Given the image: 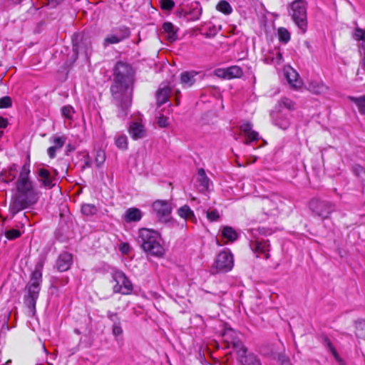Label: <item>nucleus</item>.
<instances>
[{
    "label": "nucleus",
    "mask_w": 365,
    "mask_h": 365,
    "mask_svg": "<svg viewBox=\"0 0 365 365\" xmlns=\"http://www.w3.org/2000/svg\"><path fill=\"white\" fill-rule=\"evenodd\" d=\"M135 71L128 63L118 61L113 68L110 86L111 102L116 107L117 117L125 119L132 105Z\"/></svg>",
    "instance_id": "1"
},
{
    "label": "nucleus",
    "mask_w": 365,
    "mask_h": 365,
    "mask_svg": "<svg viewBox=\"0 0 365 365\" xmlns=\"http://www.w3.org/2000/svg\"><path fill=\"white\" fill-rule=\"evenodd\" d=\"M17 192L11 197L9 212L14 216L36 202L38 195L31 180L16 182Z\"/></svg>",
    "instance_id": "2"
},
{
    "label": "nucleus",
    "mask_w": 365,
    "mask_h": 365,
    "mask_svg": "<svg viewBox=\"0 0 365 365\" xmlns=\"http://www.w3.org/2000/svg\"><path fill=\"white\" fill-rule=\"evenodd\" d=\"M140 247L148 254L155 257H162L165 250L160 244V234L153 230L141 228L138 231L137 239Z\"/></svg>",
    "instance_id": "3"
},
{
    "label": "nucleus",
    "mask_w": 365,
    "mask_h": 365,
    "mask_svg": "<svg viewBox=\"0 0 365 365\" xmlns=\"http://www.w3.org/2000/svg\"><path fill=\"white\" fill-rule=\"evenodd\" d=\"M43 266L42 262H38L36 264L35 269L31 274L30 281L26 286L28 294L24 297V303L30 309L32 315H34L36 313V304L41 290Z\"/></svg>",
    "instance_id": "4"
},
{
    "label": "nucleus",
    "mask_w": 365,
    "mask_h": 365,
    "mask_svg": "<svg viewBox=\"0 0 365 365\" xmlns=\"http://www.w3.org/2000/svg\"><path fill=\"white\" fill-rule=\"evenodd\" d=\"M79 52L83 53L87 60L93 52L91 36L84 32L76 33L72 36V53L65 62L67 67H71L78 57Z\"/></svg>",
    "instance_id": "5"
},
{
    "label": "nucleus",
    "mask_w": 365,
    "mask_h": 365,
    "mask_svg": "<svg viewBox=\"0 0 365 365\" xmlns=\"http://www.w3.org/2000/svg\"><path fill=\"white\" fill-rule=\"evenodd\" d=\"M289 15L297 27L304 34L307 29V2L304 0H297L289 6Z\"/></svg>",
    "instance_id": "6"
},
{
    "label": "nucleus",
    "mask_w": 365,
    "mask_h": 365,
    "mask_svg": "<svg viewBox=\"0 0 365 365\" xmlns=\"http://www.w3.org/2000/svg\"><path fill=\"white\" fill-rule=\"evenodd\" d=\"M309 207L312 213L322 220L328 219L330 215L336 210L334 203L319 198L312 199L309 203Z\"/></svg>",
    "instance_id": "7"
},
{
    "label": "nucleus",
    "mask_w": 365,
    "mask_h": 365,
    "mask_svg": "<svg viewBox=\"0 0 365 365\" xmlns=\"http://www.w3.org/2000/svg\"><path fill=\"white\" fill-rule=\"evenodd\" d=\"M113 281L115 282L113 286V292L122 294H130L132 293L133 287L130 280L125 274L120 270H115L112 273Z\"/></svg>",
    "instance_id": "8"
},
{
    "label": "nucleus",
    "mask_w": 365,
    "mask_h": 365,
    "mask_svg": "<svg viewBox=\"0 0 365 365\" xmlns=\"http://www.w3.org/2000/svg\"><path fill=\"white\" fill-rule=\"evenodd\" d=\"M152 209L160 222L168 223L172 220L173 207L170 201L157 200L153 202Z\"/></svg>",
    "instance_id": "9"
},
{
    "label": "nucleus",
    "mask_w": 365,
    "mask_h": 365,
    "mask_svg": "<svg viewBox=\"0 0 365 365\" xmlns=\"http://www.w3.org/2000/svg\"><path fill=\"white\" fill-rule=\"evenodd\" d=\"M58 175V171L53 168L48 170L44 168H39L36 170L38 181L41 186L46 189H51L56 185Z\"/></svg>",
    "instance_id": "10"
},
{
    "label": "nucleus",
    "mask_w": 365,
    "mask_h": 365,
    "mask_svg": "<svg viewBox=\"0 0 365 365\" xmlns=\"http://www.w3.org/2000/svg\"><path fill=\"white\" fill-rule=\"evenodd\" d=\"M234 265L233 255L230 251H222L216 257L215 267L217 272H227Z\"/></svg>",
    "instance_id": "11"
},
{
    "label": "nucleus",
    "mask_w": 365,
    "mask_h": 365,
    "mask_svg": "<svg viewBox=\"0 0 365 365\" xmlns=\"http://www.w3.org/2000/svg\"><path fill=\"white\" fill-rule=\"evenodd\" d=\"M171 93V86L168 83H162L155 93L158 107H160L162 105L169 101Z\"/></svg>",
    "instance_id": "12"
},
{
    "label": "nucleus",
    "mask_w": 365,
    "mask_h": 365,
    "mask_svg": "<svg viewBox=\"0 0 365 365\" xmlns=\"http://www.w3.org/2000/svg\"><path fill=\"white\" fill-rule=\"evenodd\" d=\"M73 263V255L67 252H63L59 255L56 267L60 272H65L70 269Z\"/></svg>",
    "instance_id": "13"
},
{
    "label": "nucleus",
    "mask_w": 365,
    "mask_h": 365,
    "mask_svg": "<svg viewBox=\"0 0 365 365\" xmlns=\"http://www.w3.org/2000/svg\"><path fill=\"white\" fill-rule=\"evenodd\" d=\"M240 130L247 136L245 142L248 145L252 142L259 140V133L252 130V124L250 122H244L240 125Z\"/></svg>",
    "instance_id": "14"
},
{
    "label": "nucleus",
    "mask_w": 365,
    "mask_h": 365,
    "mask_svg": "<svg viewBox=\"0 0 365 365\" xmlns=\"http://www.w3.org/2000/svg\"><path fill=\"white\" fill-rule=\"evenodd\" d=\"M128 133L133 140L143 138L146 135V130L140 122H131Z\"/></svg>",
    "instance_id": "15"
},
{
    "label": "nucleus",
    "mask_w": 365,
    "mask_h": 365,
    "mask_svg": "<svg viewBox=\"0 0 365 365\" xmlns=\"http://www.w3.org/2000/svg\"><path fill=\"white\" fill-rule=\"evenodd\" d=\"M269 244L268 241L265 240H256L252 245V248L257 254V257H259V255H264L265 259L269 258Z\"/></svg>",
    "instance_id": "16"
},
{
    "label": "nucleus",
    "mask_w": 365,
    "mask_h": 365,
    "mask_svg": "<svg viewBox=\"0 0 365 365\" xmlns=\"http://www.w3.org/2000/svg\"><path fill=\"white\" fill-rule=\"evenodd\" d=\"M18 170L17 165L16 164L11 165L8 170H3L0 173V184L12 182L16 177Z\"/></svg>",
    "instance_id": "17"
},
{
    "label": "nucleus",
    "mask_w": 365,
    "mask_h": 365,
    "mask_svg": "<svg viewBox=\"0 0 365 365\" xmlns=\"http://www.w3.org/2000/svg\"><path fill=\"white\" fill-rule=\"evenodd\" d=\"M222 76L225 78L231 79L234 78H240L243 75L242 69L238 66H232L226 69L220 70Z\"/></svg>",
    "instance_id": "18"
},
{
    "label": "nucleus",
    "mask_w": 365,
    "mask_h": 365,
    "mask_svg": "<svg viewBox=\"0 0 365 365\" xmlns=\"http://www.w3.org/2000/svg\"><path fill=\"white\" fill-rule=\"evenodd\" d=\"M142 218V212L140 209L136 207H130L128 208L124 215H123V220L127 223L131 222H138Z\"/></svg>",
    "instance_id": "19"
},
{
    "label": "nucleus",
    "mask_w": 365,
    "mask_h": 365,
    "mask_svg": "<svg viewBox=\"0 0 365 365\" xmlns=\"http://www.w3.org/2000/svg\"><path fill=\"white\" fill-rule=\"evenodd\" d=\"M210 180L207 177L203 168H200L197 171V182L199 183V190L201 192H205L208 190Z\"/></svg>",
    "instance_id": "20"
},
{
    "label": "nucleus",
    "mask_w": 365,
    "mask_h": 365,
    "mask_svg": "<svg viewBox=\"0 0 365 365\" xmlns=\"http://www.w3.org/2000/svg\"><path fill=\"white\" fill-rule=\"evenodd\" d=\"M177 212L180 217L185 220H190L193 222H195L197 220L194 212L187 205L180 207Z\"/></svg>",
    "instance_id": "21"
},
{
    "label": "nucleus",
    "mask_w": 365,
    "mask_h": 365,
    "mask_svg": "<svg viewBox=\"0 0 365 365\" xmlns=\"http://www.w3.org/2000/svg\"><path fill=\"white\" fill-rule=\"evenodd\" d=\"M163 29L164 32L168 34V40L170 42L176 41L178 38V29L175 28L174 25L171 22H165L163 24Z\"/></svg>",
    "instance_id": "22"
},
{
    "label": "nucleus",
    "mask_w": 365,
    "mask_h": 365,
    "mask_svg": "<svg viewBox=\"0 0 365 365\" xmlns=\"http://www.w3.org/2000/svg\"><path fill=\"white\" fill-rule=\"evenodd\" d=\"M197 74L195 71H185L180 75V81L187 86H192L195 82V76Z\"/></svg>",
    "instance_id": "23"
},
{
    "label": "nucleus",
    "mask_w": 365,
    "mask_h": 365,
    "mask_svg": "<svg viewBox=\"0 0 365 365\" xmlns=\"http://www.w3.org/2000/svg\"><path fill=\"white\" fill-rule=\"evenodd\" d=\"M223 336L225 338V342L227 343V347L230 348L231 346H232L235 343H237V341L240 340L237 337V333L233 331L232 329L227 330Z\"/></svg>",
    "instance_id": "24"
},
{
    "label": "nucleus",
    "mask_w": 365,
    "mask_h": 365,
    "mask_svg": "<svg viewBox=\"0 0 365 365\" xmlns=\"http://www.w3.org/2000/svg\"><path fill=\"white\" fill-rule=\"evenodd\" d=\"M222 236L223 238L227 239L229 242H234L238 237L237 232L232 227L229 226H225L223 227L222 231Z\"/></svg>",
    "instance_id": "25"
},
{
    "label": "nucleus",
    "mask_w": 365,
    "mask_h": 365,
    "mask_svg": "<svg viewBox=\"0 0 365 365\" xmlns=\"http://www.w3.org/2000/svg\"><path fill=\"white\" fill-rule=\"evenodd\" d=\"M113 31L114 32V35H116L117 37L120 39V41L128 38L130 35L129 28L125 26L115 28Z\"/></svg>",
    "instance_id": "26"
},
{
    "label": "nucleus",
    "mask_w": 365,
    "mask_h": 365,
    "mask_svg": "<svg viewBox=\"0 0 365 365\" xmlns=\"http://www.w3.org/2000/svg\"><path fill=\"white\" fill-rule=\"evenodd\" d=\"M349 99L357 106L361 114H365V96L360 97L349 96Z\"/></svg>",
    "instance_id": "27"
},
{
    "label": "nucleus",
    "mask_w": 365,
    "mask_h": 365,
    "mask_svg": "<svg viewBox=\"0 0 365 365\" xmlns=\"http://www.w3.org/2000/svg\"><path fill=\"white\" fill-rule=\"evenodd\" d=\"M354 36L356 40L362 41L361 49L364 54L363 67L365 69V30L359 28L356 29Z\"/></svg>",
    "instance_id": "28"
},
{
    "label": "nucleus",
    "mask_w": 365,
    "mask_h": 365,
    "mask_svg": "<svg viewBox=\"0 0 365 365\" xmlns=\"http://www.w3.org/2000/svg\"><path fill=\"white\" fill-rule=\"evenodd\" d=\"M232 347L237 354L238 361L241 360L242 358H244L248 355L247 354V349L244 346L241 340H239L237 341V343H235V344Z\"/></svg>",
    "instance_id": "29"
},
{
    "label": "nucleus",
    "mask_w": 365,
    "mask_h": 365,
    "mask_svg": "<svg viewBox=\"0 0 365 365\" xmlns=\"http://www.w3.org/2000/svg\"><path fill=\"white\" fill-rule=\"evenodd\" d=\"M232 347L237 354L238 361L241 360L242 358H244L248 355L247 354V349L244 346L241 340H239L237 341V343H235V344Z\"/></svg>",
    "instance_id": "30"
},
{
    "label": "nucleus",
    "mask_w": 365,
    "mask_h": 365,
    "mask_svg": "<svg viewBox=\"0 0 365 365\" xmlns=\"http://www.w3.org/2000/svg\"><path fill=\"white\" fill-rule=\"evenodd\" d=\"M242 365H262L260 360L253 354H250L239 361Z\"/></svg>",
    "instance_id": "31"
},
{
    "label": "nucleus",
    "mask_w": 365,
    "mask_h": 365,
    "mask_svg": "<svg viewBox=\"0 0 365 365\" xmlns=\"http://www.w3.org/2000/svg\"><path fill=\"white\" fill-rule=\"evenodd\" d=\"M202 14V8L196 4L195 7H192L190 11L186 14V17L189 20L196 21L198 20Z\"/></svg>",
    "instance_id": "32"
},
{
    "label": "nucleus",
    "mask_w": 365,
    "mask_h": 365,
    "mask_svg": "<svg viewBox=\"0 0 365 365\" xmlns=\"http://www.w3.org/2000/svg\"><path fill=\"white\" fill-rule=\"evenodd\" d=\"M216 9L219 11L227 15L230 14L232 11L230 4L225 0L220 1L216 6Z\"/></svg>",
    "instance_id": "33"
},
{
    "label": "nucleus",
    "mask_w": 365,
    "mask_h": 365,
    "mask_svg": "<svg viewBox=\"0 0 365 365\" xmlns=\"http://www.w3.org/2000/svg\"><path fill=\"white\" fill-rule=\"evenodd\" d=\"M98 208L93 204H83L81 206V212L86 216H93L98 212Z\"/></svg>",
    "instance_id": "34"
},
{
    "label": "nucleus",
    "mask_w": 365,
    "mask_h": 365,
    "mask_svg": "<svg viewBox=\"0 0 365 365\" xmlns=\"http://www.w3.org/2000/svg\"><path fill=\"white\" fill-rule=\"evenodd\" d=\"M356 335L365 339V319H359L356 322Z\"/></svg>",
    "instance_id": "35"
},
{
    "label": "nucleus",
    "mask_w": 365,
    "mask_h": 365,
    "mask_svg": "<svg viewBox=\"0 0 365 365\" xmlns=\"http://www.w3.org/2000/svg\"><path fill=\"white\" fill-rule=\"evenodd\" d=\"M279 41L284 44L287 43L290 40V33L284 27L278 29Z\"/></svg>",
    "instance_id": "36"
},
{
    "label": "nucleus",
    "mask_w": 365,
    "mask_h": 365,
    "mask_svg": "<svg viewBox=\"0 0 365 365\" xmlns=\"http://www.w3.org/2000/svg\"><path fill=\"white\" fill-rule=\"evenodd\" d=\"M21 235L22 232L18 229L6 230L4 232V235L9 240H16L20 237Z\"/></svg>",
    "instance_id": "37"
},
{
    "label": "nucleus",
    "mask_w": 365,
    "mask_h": 365,
    "mask_svg": "<svg viewBox=\"0 0 365 365\" xmlns=\"http://www.w3.org/2000/svg\"><path fill=\"white\" fill-rule=\"evenodd\" d=\"M115 145L121 149L126 150L128 148V138L125 135H120L115 138Z\"/></svg>",
    "instance_id": "38"
},
{
    "label": "nucleus",
    "mask_w": 365,
    "mask_h": 365,
    "mask_svg": "<svg viewBox=\"0 0 365 365\" xmlns=\"http://www.w3.org/2000/svg\"><path fill=\"white\" fill-rule=\"evenodd\" d=\"M324 344L329 349V351L332 354V355L336 360H338V361L340 360L339 354L337 353L336 350L335 349L332 343L331 342L330 339L328 337H325L324 339Z\"/></svg>",
    "instance_id": "39"
},
{
    "label": "nucleus",
    "mask_w": 365,
    "mask_h": 365,
    "mask_svg": "<svg viewBox=\"0 0 365 365\" xmlns=\"http://www.w3.org/2000/svg\"><path fill=\"white\" fill-rule=\"evenodd\" d=\"M279 106L284 107L289 110H294L296 108L295 103L287 98H282L279 101Z\"/></svg>",
    "instance_id": "40"
},
{
    "label": "nucleus",
    "mask_w": 365,
    "mask_h": 365,
    "mask_svg": "<svg viewBox=\"0 0 365 365\" xmlns=\"http://www.w3.org/2000/svg\"><path fill=\"white\" fill-rule=\"evenodd\" d=\"M74 112L73 108L70 105L64 106L61 108L62 115L69 120L73 118V114Z\"/></svg>",
    "instance_id": "41"
},
{
    "label": "nucleus",
    "mask_w": 365,
    "mask_h": 365,
    "mask_svg": "<svg viewBox=\"0 0 365 365\" xmlns=\"http://www.w3.org/2000/svg\"><path fill=\"white\" fill-rule=\"evenodd\" d=\"M325 87L324 85L318 83H311L309 84V90L316 94H320L324 92Z\"/></svg>",
    "instance_id": "42"
},
{
    "label": "nucleus",
    "mask_w": 365,
    "mask_h": 365,
    "mask_svg": "<svg viewBox=\"0 0 365 365\" xmlns=\"http://www.w3.org/2000/svg\"><path fill=\"white\" fill-rule=\"evenodd\" d=\"M175 2L173 0H161L160 8L164 11H171L175 7Z\"/></svg>",
    "instance_id": "43"
},
{
    "label": "nucleus",
    "mask_w": 365,
    "mask_h": 365,
    "mask_svg": "<svg viewBox=\"0 0 365 365\" xmlns=\"http://www.w3.org/2000/svg\"><path fill=\"white\" fill-rule=\"evenodd\" d=\"M121 42L120 39L117 37L114 34L108 35L103 41V46L106 47L109 44H115Z\"/></svg>",
    "instance_id": "44"
},
{
    "label": "nucleus",
    "mask_w": 365,
    "mask_h": 365,
    "mask_svg": "<svg viewBox=\"0 0 365 365\" xmlns=\"http://www.w3.org/2000/svg\"><path fill=\"white\" fill-rule=\"evenodd\" d=\"M352 172L354 174L359 178H365V168L360 165H355L352 167Z\"/></svg>",
    "instance_id": "45"
},
{
    "label": "nucleus",
    "mask_w": 365,
    "mask_h": 365,
    "mask_svg": "<svg viewBox=\"0 0 365 365\" xmlns=\"http://www.w3.org/2000/svg\"><path fill=\"white\" fill-rule=\"evenodd\" d=\"M206 216H207V218L210 222H216L220 217V214L217 210H207L206 212Z\"/></svg>",
    "instance_id": "46"
},
{
    "label": "nucleus",
    "mask_w": 365,
    "mask_h": 365,
    "mask_svg": "<svg viewBox=\"0 0 365 365\" xmlns=\"http://www.w3.org/2000/svg\"><path fill=\"white\" fill-rule=\"evenodd\" d=\"M12 101L9 96H4L0 98V108H8L11 107Z\"/></svg>",
    "instance_id": "47"
},
{
    "label": "nucleus",
    "mask_w": 365,
    "mask_h": 365,
    "mask_svg": "<svg viewBox=\"0 0 365 365\" xmlns=\"http://www.w3.org/2000/svg\"><path fill=\"white\" fill-rule=\"evenodd\" d=\"M106 160L105 153L102 150L97 151L96 155V164L97 167L101 166V165Z\"/></svg>",
    "instance_id": "48"
},
{
    "label": "nucleus",
    "mask_w": 365,
    "mask_h": 365,
    "mask_svg": "<svg viewBox=\"0 0 365 365\" xmlns=\"http://www.w3.org/2000/svg\"><path fill=\"white\" fill-rule=\"evenodd\" d=\"M66 138L64 136L55 137L53 139L54 147L58 149L61 148L66 143Z\"/></svg>",
    "instance_id": "49"
},
{
    "label": "nucleus",
    "mask_w": 365,
    "mask_h": 365,
    "mask_svg": "<svg viewBox=\"0 0 365 365\" xmlns=\"http://www.w3.org/2000/svg\"><path fill=\"white\" fill-rule=\"evenodd\" d=\"M278 361H279L281 365H293L289 357L283 354H279L278 355Z\"/></svg>",
    "instance_id": "50"
},
{
    "label": "nucleus",
    "mask_w": 365,
    "mask_h": 365,
    "mask_svg": "<svg viewBox=\"0 0 365 365\" xmlns=\"http://www.w3.org/2000/svg\"><path fill=\"white\" fill-rule=\"evenodd\" d=\"M107 317L113 322V324L120 323V319L116 313L109 311L107 314Z\"/></svg>",
    "instance_id": "51"
},
{
    "label": "nucleus",
    "mask_w": 365,
    "mask_h": 365,
    "mask_svg": "<svg viewBox=\"0 0 365 365\" xmlns=\"http://www.w3.org/2000/svg\"><path fill=\"white\" fill-rule=\"evenodd\" d=\"M112 332H113V334L115 336L121 335L123 334V329L121 327V323L113 324Z\"/></svg>",
    "instance_id": "52"
},
{
    "label": "nucleus",
    "mask_w": 365,
    "mask_h": 365,
    "mask_svg": "<svg viewBox=\"0 0 365 365\" xmlns=\"http://www.w3.org/2000/svg\"><path fill=\"white\" fill-rule=\"evenodd\" d=\"M169 123H168V118L163 115H161L160 116H159L158 119V125L160 127V128H166L168 125Z\"/></svg>",
    "instance_id": "53"
},
{
    "label": "nucleus",
    "mask_w": 365,
    "mask_h": 365,
    "mask_svg": "<svg viewBox=\"0 0 365 365\" xmlns=\"http://www.w3.org/2000/svg\"><path fill=\"white\" fill-rule=\"evenodd\" d=\"M120 251L125 255H128L130 251V247L128 243L123 242L120 245Z\"/></svg>",
    "instance_id": "54"
},
{
    "label": "nucleus",
    "mask_w": 365,
    "mask_h": 365,
    "mask_svg": "<svg viewBox=\"0 0 365 365\" xmlns=\"http://www.w3.org/2000/svg\"><path fill=\"white\" fill-rule=\"evenodd\" d=\"M58 150L54 146H51L48 148V155L51 158H54L56 157V152Z\"/></svg>",
    "instance_id": "55"
},
{
    "label": "nucleus",
    "mask_w": 365,
    "mask_h": 365,
    "mask_svg": "<svg viewBox=\"0 0 365 365\" xmlns=\"http://www.w3.org/2000/svg\"><path fill=\"white\" fill-rule=\"evenodd\" d=\"M20 174H30V165L29 163H25L21 170Z\"/></svg>",
    "instance_id": "56"
},
{
    "label": "nucleus",
    "mask_w": 365,
    "mask_h": 365,
    "mask_svg": "<svg viewBox=\"0 0 365 365\" xmlns=\"http://www.w3.org/2000/svg\"><path fill=\"white\" fill-rule=\"evenodd\" d=\"M210 32H206L204 34V36L206 37V38H211V37H213L215 36L217 31H216V29H215V27L213 26L212 29H210Z\"/></svg>",
    "instance_id": "57"
},
{
    "label": "nucleus",
    "mask_w": 365,
    "mask_h": 365,
    "mask_svg": "<svg viewBox=\"0 0 365 365\" xmlns=\"http://www.w3.org/2000/svg\"><path fill=\"white\" fill-rule=\"evenodd\" d=\"M29 174H19V178L16 182L29 181Z\"/></svg>",
    "instance_id": "58"
},
{
    "label": "nucleus",
    "mask_w": 365,
    "mask_h": 365,
    "mask_svg": "<svg viewBox=\"0 0 365 365\" xmlns=\"http://www.w3.org/2000/svg\"><path fill=\"white\" fill-rule=\"evenodd\" d=\"M8 120L0 116V128H6L8 126Z\"/></svg>",
    "instance_id": "59"
},
{
    "label": "nucleus",
    "mask_w": 365,
    "mask_h": 365,
    "mask_svg": "<svg viewBox=\"0 0 365 365\" xmlns=\"http://www.w3.org/2000/svg\"><path fill=\"white\" fill-rule=\"evenodd\" d=\"M181 93L179 90H176L175 93V103L176 106L180 105V98Z\"/></svg>",
    "instance_id": "60"
},
{
    "label": "nucleus",
    "mask_w": 365,
    "mask_h": 365,
    "mask_svg": "<svg viewBox=\"0 0 365 365\" xmlns=\"http://www.w3.org/2000/svg\"><path fill=\"white\" fill-rule=\"evenodd\" d=\"M259 232L260 234L264 235H268L271 234L270 230H269L266 227H259Z\"/></svg>",
    "instance_id": "61"
},
{
    "label": "nucleus",
    "mask_w": 365,
    "mask_h": 365,
    "mask_svg": "<svg viewBox=\"0 0 365 365\" xmlns=\"http://www.w3.org/2000/svg\"><path fill=\"white\" fill-rule=\"evenodd\" d=\"M86 158L84 164L83 165V168H90L91 166V160L89 159L88 154H86Z\"/></svg>",
    "instance_id": "62"
},
{
    "label": "nucleus",
    "mask_w": 365,
    "mask_h": 365,
    "mask_svg": "<svg viewBox=\"0 0 365 365\" xmlns=\"http://www.w3.org/2000/svg\"><path fill=\"white\" fill-rule=\"evenodd\" d=\"M49 4L52 5V6L55 7L61 3H63L65 0H47Z\"/></svg>",
    "instance_id": "63"
},
{
    "label": "nucleus",
    "mask_w": 365,
    "mask_h": 365,
    "mask_svg": "<svg viewBox=\"0 0 365 365\" xmlns=\"http://www.w3.org/2000/svg\"><path fill=\"white\" fill-rule=\"evenodd\" d=\"M282 60V55L279 51L277 52L276 54V61L277 63H280Z\"/></svg>",
    "instance_id": "64"
}]
</instances>
